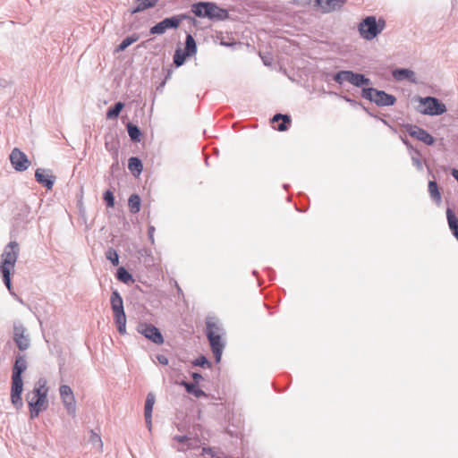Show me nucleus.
<instances>
[{
    "label": "nucleus",
    "mask_w": 458,
    "mask_h": 458,
    "mask_svg": "<svg viewBox=\"0 0 458 458\" xmlns=\"http://www.w3.org/2000/svg\"><path fill=\"white\" fill-rule=\"evenodd\" d=\"M104 200L106 201L107 207L109 208H113L114 206V194L111 191H106L105 193H104Z\"/></svg>",
    "instance_id": "obj_37"
},
{
    "label": "nucleus",
    "mask_w": 458,
    "mask_h": 458,
    "mask_svg": "<svg viewBox=\"0 0 458 458\" xmlns=\"http://www.w3.org/2000/svg\"><path fill=\"white\" fill-rule=\"evenodd\" d=\"M452 175L458 181V170L454 169L452 171Z\"/></svg>",
    "instance_id": "obj_43"
},
{
    "label": "nucleus",
    "mask_w": 458,
    "mask_h": 458,
    "mask_svg": "<svg viewBox=\"0 0 458 458\" xmlns=\"http://www.w3.org/2000/svg\"><path fill=\"white\" fill-rule=\"evenodd\" d=\"M139 39V36L138 35H132V36H130V37H127L126 38H124L122 43L117 47L116 48V51L117 52H122V51H124L129 46H131V44H133L134 42H136L137 40Z\"/></svg>",
    "instance_id": "obj_28"
},
{
    "label": "nucleus",
    "mask_w": 458,
    "mask_h": 458,
    "mask_svg": "<svg viewBox=\"0 0 458 458\" xmlns=\"http://www.w3.org/2000/svg\"><path fill=\"white\" fill-rule=\"evenodd\" d=\"M26 361L22 356L17 357L12 375L11 401L16 409H21L23 405L21 394L23 391V382L21 373L26 369Z\"/></svg>",
    "instance_id": "obj_3"
},
{
    "label": "nucleus",
    "mask_w": 458,
    "mask_h": 458,
    "mask_svg": "<svg viewBox=\"0 0 458 458\" xmlns=\"http://www.w3.org/2000/svg\"><path fill=\"white\" fill-rule=\"evenodd\" d=\"M385 27L384 19L377 20L375 16H368L360 23L359 31L363 38L371 40L381 33Z\"/></svg>",
    "instance_id": "obj_5"
},
{
    "label": "nucleus",
    "mask_w": 458,
    "mask_h": 458,
    "mask_svg": "<svg viewBox=\"0 0 458 458\" xmlns=\"http://www.w3.org/2000/svg\"><path fill=\"white\" fill-rule=\"evenodd\" d=\"M348 82L352 83L354 86H361L369 84V80L365 78L364 75L360 73H354L351 72Z\"/></svg>",
    "instance_id": "obj_24"
},
{
    "label": "nucleus",
    "mask_w": 458,
    "mask_h": 458,
    "mask_svg": "<svg viewBox=\"0 0 458 458\" xmlns=\"http://www.w3.org/2000/svg\"><path fill=\"white\" fill-rule=\"evenodd\" d=\"M60 396L67 412L74 416L76 412V402L72 388L67 385L60 386Z\"/></svg>",
    "instance_id": "obj_9"
},
{
    "label": "nucleus",
    "mask_w": 458,
    "mask_h": 458,
    "mask_svg": "<svg viewBox=\"0 0 458 458\" xmlns=\"http://www.w3.org/2000/svg\"><path fill=\"white\" fill-rule=\"evenodd\" d=\"M128 168L135 176H139L142 172L143 165L138 157H131L128 161Z\"/></svg>",
    "instance_id": "obj_23"
},
{
    "label": "nucleus",
    "mask_w": 458,
    "mask_h": 458,
    "mask_svg": "<svg viewBox=\"0 0 458 458\" xmlns=\"http://www.w3.org/2000/svg\"><path fill=\"white\" fill-rule=\"evenodd\" d=\"M117 277L119 280H121L123 283H128L132 280L131 275L125 270L123 267L118 268L117 271Z\"/></svg>",
    "instance_id": "obj_32"
},
{
    "label": "nucleus",
    "mask_w": 458,
    "mask_h": 458,
    "mask_svg": "<svg viewBox=\"0 0 458 458\" xmlns=\"http://www.w3.org/2000/svg\"><path fill=\"white\" fill-rule=\"evenodd\" d=\"M174 439L176 440L179 443H183L185 441H188V438L186 437H183V436H175L174 437Z\"/></svg>",
    "instance_id": "obj_40"
},
{
    "label": "nucleus",
    "mask_w": 458,
    "mask_h": 458,
    "mask_svg": "<svg viewBox=\"0 0 458 458\" xmlns=\"http://www.w3.org/2000/svg\"><path fill=\"white\" fill-rule=\"evenodd\" d=\"M47 393V380L40 378L36 383L33 390L27 394L26 398L30 419L37 418L41 411L47 410L48 407Z\"/></svg>",
    "instance_id": "obj_1"
},
{
    "label": "nucleus",
    "mask_w": 458,
    "mask_h": 458,
    "mask_svg": "<svg viewBox=\"0 0 458 458\" xmlns=\"http://www.w3.org/2000/svg\"><path fill=\"white\" fill-rule=\"evenodd\" d=\"M346 0H316L317 4L321 8L323 13H330L336 9H340Z\"/></svg>",
    "instance_id": "obj_14"
},
{
    "label": "nucleus",
    "mask_w": 458,
    "mask_h": 458,
    "mask_svg": "<svg viewBox=\"0 0 458 458\" xmlns=\"http://www.w3.org/2000/svg\"><path fill=\"white\" fill-rule=\"evenodd\" d=\"M272 123H275V128L279 131H284L287 130V124L291 123V119L288 115L277 114L273 119Z\"/></svg>",
    "instance_id": "obj_17"
},
{
    "label": "nucleus",
    "mask_w": 458,
    "mask_h": 458,
    "mask_svg": "<svg viewBox=\"0 0 458 458\" xmlns=\"http://www.w3.org/2000/svg\"><path fill=\"white\" fill-rule=\"evenodd\" d=\"M138 332L157 344H162L164 343L162 334L155 326L151 324H140L138 327Z\"/></svg>",
    "instance_id": "obj_10"
},
{
    "label": "nucleus",
    "mask_w": 458,
    "mask_h": 458,
    "mask_svg": "<svg viewBox=\"0 0 458 458\" xmlns=\"http://www.w3.org/2000/svg\"><path fill=\"white\" fill-rule=\"evenodd\" d=\"M110 301L114 313L124 311L123 299L116 291L113 292Z\"/></svg>",
    "instance_id": "obj_20"
},
{
    "label": "nucleus",
    "mask_w": 458,
    "mask_h": 458,
    "mask_svg": "<svg viewBox=\"0 0 458 458\" xmlns=\"http://www.w3.org/2000/svg\"><path fill=\"white\" fill-rule=\"evenodd\" d=\"M124 105L122 102H118L114 105L113 108H110L106 113V117L108 119L117 118L120 112L123 110Z\"/></svg>",
    "instance_id": "obj_29"
},
{
    "label": "nucleus",
    "mask_w": 458,
    "mask_h": 458,
    "mask_svg": "<svg viewBox=\"0 0 458 458\" xmlns=\"http://www.w3.org/2000/svg\"><path fill=\"white\" fill-rule=\"evenodd\" d=\"M35 177L38 182L44 185L48 190L52 189L54 185V177L49 174L47 170L41 168L37 169Z\"/></svg>",
    "instance_id": "obj_16"
},
{
    "label": "nucleus",
    "mask_w": 458,
    "mask_h": 458,
    "mask_svg": "<svg viewBox=\"0 0 458 458\" xmlns=\"http://www.w3.org/2000/svg\"><path fill=\"white\" fill-rule=\"evenodd\" d=\"M361 96L366 99L375 102L377 106H392L395 102L394 96L373 88L363 89Z\"/></svg>",
    "instance_id": "obj_7"
},
{
    "label": "nucleus",
    "mask_w": 458,
    "mask_h": 458,
    "mask_svg": "<svg viewBox=\"0 0 458 458\" xmlns=\"http://www.w3.org/2000/svg\"><path fill=\"white\" fill-rule=\"evenodd\" d=\"M428 192L434 199L438 201L441 199V195L436 182L430 181L428 182Z\"/></svg>",
    "instance_id": "obj_30"
},
{
    "label": "nucleus",
    "mask_w": 458,
    "mask_h": 458,
    "mask_svg": "<svg viewBox=\"0 0 458 458\" xmlns=\"http://www.w3.org/2000/svg\"><path fill=\"white\" fill-rule=\"evenodd\" d=\"M19 250L18 242H11L6 245L1 255L0 271L4 283L10 292H12L11 273L14 271Z\"/></svg>",
    "instance_id": "obj_2"
},
{
    "label": "nucleus",
    "mask_w": 458,
    "mask_h": 458,
    "mask_svg": "<svg viewBox=\"0 0 458 458\" xmlns=\"http://www.w3.org/2000/svg\"><path fill=\"white\" fill-rule=\"evenodd\" d=\"M114 316L118 332L121 335H124L126 333V316L124 311L114 313Z\"/></svg>",
    "instance_id": "obj_22"
},
{
    "label": "nucleus",
    "mask_w": 458,
    "mask_h": 458,
    "mask_svg": "<svg viewBox=\"0 0 458 458\" xmlns=\"http://www.w3.org/2000/svg\"><path fill=\"white\" fill-rule=\"evenodd\" d=\"M185 44L186 46L184 50L181 48H177L175 50L174 63L177 67L182 65L186 58L195 55L197 51L196 43L191 35H187Z\"/></svg>",
    "instance_id": "obj_8"
},
{
    "label": "nucleus",
    "mask_w": 458,
    "mask_h": 458,
    "mask_svg": "<svg viewBox=\"0 0 458 458\" xmlns=\"http://www.w3.org/2000/svg\"><path fill=\"white\" fill-rule=\"evenodd\" d=\"M409 134L424 142L427 145H432L434 143V138L424 129L414 126L409 131Z\"/></svg>",
    "instance_id": "obj_13"
},
{
    "label": "nucleus",
    "mask_w": 458,
    "mask_h": 458,
    "mask_svg": "<svg viewBox=\"0 0 458 458\" xmlns=\"http://www.w3.org/2000/svg\"><path fill=\"white\" fill-rule=\"evenodd\" d=\"M413 72L411 71L406 69H400L394 72V77L396 80H403L404 78H409L410 75H412Z\"/></svg>",
    "instance_id": "obj_36"
},
{
    "label": "nucleus",
    "mask_w": 458,
    "mask_h": 458,
    "mask_svg": "<svg viewBox=\"0 0 458 458\" xmlns=\"http://www.w3.org/2000/svg\"><path fill=\"white\" fill-rule=\"evenodd\" d=\"M127 131L128 134L131 137L132 140H139L140 131L139 128L136 125H133L131 123H128L127 125Z\"/></svg>",
    "instance_id": "obj_31"
},
{
    "label": "nucleus",
    "mask_w": 458,
    "mask_h": 458,
    "mask_svg": "<svg viewBox=\"0 0 458 458\" xmlns=\"http://www.w3.org/2000/svg\"><path fill=\"white\" fill-rule=\"evenodd\" d=\"M192 363L195 366H200V367H203L204 365H209L207 358L204 356H200L199 358L196 359Z\"/></svg>",
    "instance_id": "obj_38"
},
{
    "label": "nucleus",
    "mask_w": 458,
    "mask_h": 458,
    "mask_svg": "<svg viewBox=\"0 0 458 458\" xmlns=\"http://www.w3.org/2000/svg\"><path fill=\"white\" fill-rule=\"evenodd\" d=\"M420 113L428 115H440L446 112L445 105L432 97L418 98Z\"/></svg>",
    "instance_id": "obj_6"
},
{
    "label": "nucleus",
    "mask_w": 458,
    "mask_h": 458,
    "mask_svg": "<svg viewBox=\"0 0 458 458\" xmlns=\"http://www.w3.org/2000/svg\"><path fill=\"white\" fill-rule=\"evenodd\" d=\"M446 216H447V221H448V225H449L450 229H454V227H457L458 226V219L456 218V216L454 215L453 211L450 208L447 209Z\"/></svg>",
    "instance_id": "obj_35"
},
{
    "label": "nucleus",
    "mask_w": 458,
    "mask_h": 458,
    "mask_svg": "<svg viewBox=\"0 0 458 458\" xmlns=\"http://www.w3.org/2000/svg\"><path fill=\"white\" fill-rule=\"evenodd\" d=\"M128 207L131 213H138L140 209V198L137 194H132L128 199Z\"/></svg>",
    "instance_id": "obj_26"
},
{
    "label": "nucleus",
    "mask_w": 458,
    "mask_h": 458,
    "mask_svg": "<svg viewBox=\"0 0 458 458\" xmlns=\"http://www.w3.org/2000/svg\"><path fill=\"white\" fill-rule=\"evenodd\" d=\"M182 385L185 387L189 394H192L197 398L207 396L206 393L200 388L197 387L195 384L183 381L182 382Z\"/></svg>",
    "instance_id": "obj_25"
},
{
    "label": "nucleus",
    "mask_w": 458,
    "mask_h": 458,
    "mask_svg": "<svg viewBox=\"0 0 458 458\" xmlns=\"http://www.w3.org/2000/svg\"><path fill=\"white\" fill-rule=\"evenodd\" d=\"M157 360H158L159 363H161L163 365L168 364V359L165 355H161V354L157 355Z\"/></svg>",
    "instance_id": "obj_39"
},
{
    "label": "nucleus",
    "mask_w": 458,
    "mask_h": 458,
    "mask_svg": "<svg viewBox=\"0 0 458 458\" xmlns=\"http://www.w3.org/2000/svg\"><path fill=\"white\" fill-rule=\"evenodd\" d=\"M350 73H351V71H342V72H337L335 75L334 80L336 82L342 84L344 81H348L349 77H350Z\"/></svg>",
    "instance_id": "obj_34"
},
{
    "label": "nucleus",
    "mask_w": 458,
    "mask_h": 458,
    "mask_svg": "<svg viewBox=\"0 0 458 458\" xmlns=\"http://www.w3.org/2000/svg\"><path fill=\"white\" fill-rule=\"evenodd\" d=\"M14 341L20 350H26L30 346V339L23 327L14 328Z\"/></svg>",
    "instance_id": "obj_15"
},
{
    "label": "nucleus",
    "mask_w": 458,
    "mask_h": 458,
    "mask_svg": "<svg viewBox=\"0 0 458 458\" xmlns=\"http://www.w3.org/2000/svg\"><path fill=\"white\" fill-rule=\"evenodd\" d=\"M155 403V395L152 393H149L147 395V399L145 402V420L146 423L148 424V428L151 427V415H152V410Z\"/></svg>",
    "instance_id": "obj_18"
},
{
    "label": "nucleus",
    "mask_w": 458,
    "mask_h": 458,
    "mask_svg": "<svg viewBox=\"0 0 458 458\" xmlns=\"http://www.w3.org/2000/svg\"><path fill=\"white\" fill-rule=\"evenodd\" d=\"M208 18L213 19V18H223L226 15V13L225 10L217 7L216 4L212 3H208Z\"/></svg>",
    "instance_id": "obj_21"
},
{
    "label": "nucleus",
    "mask_w": 458,
    "mask_h": 458,
    "mask_svg": "<svg viewBox=\"0 0 458 458\" xmlns=\"http://www.w3.org/2000/svg\"><path fill=\"white\" fill-rule=\"evenodd\" d=\"M155 228L153 226L149 227L148 229V234L150 239L153 241V233H154Z\"/></svg>",
    "instance_id": "obj_42"
},
{
    "label": "nucleus",
    "mask_w": 458,
    "mask_h": 458,
    "mask_svg": "<svg viewBox=\"0 0 458 458\" xmlns=\"http://www.w3.org/2000/svg\"><path fill=\"white\" fill-rule=\"evenodd\" d=\"M192 12L198 17H208V3H198L193 4Z\"/></svg>",
    "instance_id": "obj_27"
},
{
    "label": "nucleus",
    "mask_w": 458,
    "mask_h": 458,
    "mask_svg": "<svg viewBox=\"0 0 458 458\" xmlns=\"http://www.w3.org/2000/svg\"><path fill=\"white\" fill-rule=\"evenodd\" d=\"M192 378L194 379V381L196 383H198L200 379H202V376L199 373H193L192 374Z\"/></svg>",
    "instance_id": "obj_41"
},
{
    "label": "nucleus",
    "mask_w": 458,
    "mask_h": 458,
    "mask_svg": "<svg viewBox=\"0 0 458 458\" xmlns=\"http://www.w3.org/2000/svg\"><path fill=\"white\" fill-rule=\"evenodd\" d=\"M106 257L114 266H117L119 264V257L115 250L112 248L108 249L106 253Z\"/></svg>",
    "instance_id": "obj_33"
},
{
    "label": "nucleus",
    "mask_w": 458,
    "mask_h": 458,
    "mask_svg": "<svg viewBox=\"0 0 458 458\" xmlns=\"http://www.w3.org/2000/svg\"><path fill=\"white\" fill-rule=\"evenodd\" d=\"M10 161L13 168L20 172L27 170L30 164L27 156L17 148L13 149Z\"/></svg>",
    "instance_id": "obj_11"
},
{
    "label": "nucleus",
    "mask_w": 458,
    "mask_h": 458,
    "mask_svg": "<svg viewBox=\"0 0 458 458\" xmlns=\"http://www.w3.org/2000/svg\"><path fill=\"white\" fill-rule=\"evenodd\" d=\"M158 0H136L137 5L136 7L131 11V14L140 13L148 8L154 7Z\"/></svg>",
    "instance_id": "obj_19"
},
{
    "label": "nucleus",
    "mask_w": 458,
    "mask_h": 458,
    "mask_svg": "<svg viewBox=\"0 0 458 458\" xmlns=\"http://www.w3.org/2000/svg\"><path fill=\"white\" fill-rule=\"evenodd\" d=\"M222 327L219 320L214 317H208L206 320V335L209 341L216 361L221 360L225 344L221 338Z\"/></svg>",
    "instance_id": "obj_4"
},
{
    "label": "nucleus",
    "mask_w": 458,
    "mask_h": 458,
    "mask_svg": "<svg viewBox=\"0 0 458 458\" xmlns=\"http://www.w3.org/2000/svg\"><path fill=\"white\" fill-rule=\"evenodd\" d=\"M179 17L165 18L150 29L151 34H163L169 29H176L181 23Z\"/></svg>",
    "instance_id": "obj_12"
}]
</instances>
